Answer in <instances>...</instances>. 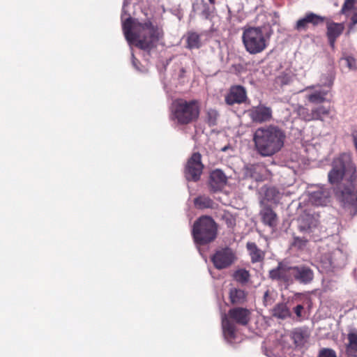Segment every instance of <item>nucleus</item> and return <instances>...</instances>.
<instances>
[{
	"label": "nucleus",
	"instance_id": "f257e3e1",
	"mask_svg": "<svg viewBox=\"0 0 357 357\" xmlns=\"http://www.w3.org/2000/svg\"><path fill=\"white\" fill-rule=\"evenodd\" d=\"M356 177V167L349 153H344L334 158L332 168L328 174V181L333 185H337L335 188V195L353 215L357 213Z\"/></svg>",
	"mask_w": 357,
	"mask_h": 357
},
{
	"label": "nucleus",
	"instance_id": "f03ea898",
	"mask_svg": "<svg viewBox=\"0 0 357 357\" xmlns=\"http://www.w3.org/2000/svg\"><path fill=\"white\" fill-rule=\"evenodd\" d=\"M123 31L130 46L135 45L144 50L155 47L162 36V30L151 22L141 23L130 17L123 22Z\"/></svg>",
	"mask_w": 357,
	"mask_h": 357
},
{
	"label": "nucleus",
	"instance_id": "7ed1b4c3",
	"mask_svg": "<svg viewBox=\"0 0 357 357\" xmlns=\"http://www.w3.org/2000/svg\"><path fill=\"white\" fill-rule=\"evenodd\" d=\"M286 139L284 132L275 126H265L256 129L253 142L256 151L263 157L272 156L279 152Z\"/></svg>",
	"mask_w": 357,
	"mask_h": 357
},
{
	"label": "nucleus",
	"instance_id": "20e7f679",
	"mask_svg": "<svg viewBox=\"0 0 357 357\" xmlns=\"http://www.w3.org/2000/svg\"><path fill=\"white\" fill-rule=\"evenodd\" d=\"M269 276L273 280H282L287 283L292 282L294 279L301 284H307L312 281L314 273L306 266H289L280 262L276 268L270 271Z\"/></svg>",
	"mask_w": 357,
	"mask_h": 357
},
{
	"label": "nucleus",
	"instance_id": "39448f33",
	"mask_svg": "<svg viewBox=\"0 0 357 357\" xmlns=\"http://www.w3.org/2000/svg\"><path fill=\"white\" fill-rule=\"evenodd\" d=\"M199 114V103L196 100H175L171 107L170 119L178 124L185 125L196 120Z\"/></svg>",
	"mask_w": 357,
	"mask_h": 357
},
{
	"label": "nucleus",
	"instance_id": "423d86ee",
	"mask_svg": "<svg viewBox=\"0 0 357 357\" xmlns=\"http://www.w3.org/2000/svg\"><path fill=\"white\" fill-rule=\"evenodd\" d=\"M222 328L225 338L231 342L235 338L236 328L234 323L245 326L250 319V311L243 307H234L228 314H222Z\"/></svg>",
	"mask_w": 357,
	"mask_h": 357
},
{
	"label": "nucleus",
	"instance_id": "0eeeda50",
	"mask_svg": "<svg viewBox=\"0 0 357 357\" xmlns=\"http://www.w3.org/2000/svg\"><path fill=\"white\" fill-rule=\"evenodd\" d=\"M242 40L245 50L251 54L262 52L268 45L270 36L260 27L244 29Z\"/></svg>",
	"mask_w": 357,
	"mask_h": 357
},
{
	"label": "nucleus",
	"instance_id": "6e6552de",
	"mask_svg": "<svg viewBox=\"0 0 357 357\" xmlns=\"http://www.w3.org/2000/svg\"><path fill=\"white\" fill-rule=\"evenodd\" d=\"M192 235L197 244L204 245L213 241L216 236L215 222L208 216L200 218L194 224Z\"/></svg>",
	"mask_w": 357,
	"mask_h": 357
},
{
	"label": "nucleus",
	"instance_id": "1a4fd4ad",
	"mask_svg": "<svg viewBox=\"0 0 357 357\" xmlns=\"http://www.w3.org/2000/svg\"><path fill=\"white\" fill-rule=\"evenodd\" d=\"M236 259L235 252L229 248H220L212 255L211 261L215 268L222 270L229 267Z\"/></svg>",
	"mask_w": 357,
	"mask_h": 357
},
{
	"label": "nucleus",
	"instance_id": "9d476101",
	"mask_svg": "<svg viewBox=\"0 0 357 357\" xmlns=\"http://www.w3.org/2000/svg\"><path fill=\"white\" fill-rule=\"evenodd\" d=\"M203 165L201 161V155L198 153L192 154L188 160L185 174L188 181H197L202 173Z\"/></svg>",
	"mask_w": 357,
	"mask_h": 357
},
{
	"label": "nucleus",
	"instance_id": "9b49d317",
	"mask_svg": "<svg viewBox=\"0 0 357 357\" xmlns=\"http://www.w3.org/2000/svg\"><path fill=\"white\" fill-rule=\"evenodd\" d=\"M310 202L315 206H326L330 202V192L322 186L308 190Z\"/></svg>",
	"mask_w": 357,
	"mask_h": 357
},
{
	"label": "nucleus",
	"instance_id": "f8f14e48",
	"mask_svg": "<svg viewBox=\"0 0 357 357\" xmlns=\"http://www.w3.org/2000/svg\"><path fill=\"white\" fill-rule=\"evenodd\" d=\"M248 113L252 121L256 123L266 122L272 118L271 109L264 105L253 107L248 111Z\"/></svg>",
	"mask_w": 357,
	"mask_h": 357
},
{
	"label": "nucleus",
	"instance_id": "ddd939ff",
	"mask_svg": "<svg viewBox=\"0 0 357 357\" xmlns=\"http://www.w3.org/2000/svg\"><path fill=\"white\" fill-rule=\"evenodd\" d=\"M305 98L311 103L320 104L326 101L328 91L324 90L320 86H308L305 89Z\"/></svg>",
	"mask_w": 357,
	"mask_h": 357
},
{
	"label": "nucleus",
	"instance_id": "4468645a",
	"mask_svg": "<svg viewBox=\"0 0 357 357\" xmlns=\"http://www.w3.org/2000/svg\"><path fill=\"white\" fill-rule=\"evenodd\" d=\"M227 178L220 169H215L211 173L209 187L213 192L221 190L227 183Z\"/></svg>",
	"mask_w": 357,
	"mask_h": 357
},
{
	"label": "nucleus",
	"instance_id": "2eb2a0df",
	"mask_svg": "<svg viewBox=\"0 0 357 357\" xmlns=\"http://www.w3.org/2000/svg\"><path fill=\"white\" fill-rule=\"evenodd\" d=\"M246 99V92L243 87L235 86L230 89L229 92L225 96V102L229 105L235 103H241Z\"/></svg>",
	"mask_w": 357,
	"mask_h": 357
},
{
	"label": "nucleus",
	"instance_id": "dca6fc26",
	"mask_svg": "<svg viewBox=\"0 0 357 357\" xmlns=\"http://www.w3.org/2000/svg\"><path fill=\"white\" fill-rule=\"evenodd\" d=\"M327 36L328 42L332 48L335 47V43L337 38L342 33L344 25L343 23H335L333 22H327Z\"/></svg>",
	"mask_w": 357,
	"mask_h": 357
},
{
	"label": "nucleus",
	"instance_id": "f3484780",
	"mask_svg": "<svg viewBox=\"0 0 357 357\" xmlns=\"http://www.w3.org/2000/svg\"><path fill=\"white\" fill-rule=\"evenodd\" d=\"M193 9L205 19H210L215 10L213 5L206 3L204 0L197 1L193 4Z\"/></svg>",
	"mask_w": 357,
	"mask_h": 357
},
{
	"label": "nucleus",
	"instance_id": "a211bd4d",
	"mask_svg": "<svg viewBox=\"0 0 357 357\" xmlns=\"http://www.w3.org/2000/svg\"><path fill=\"white\" fill-rule=\"evenodd\" d=\"M324 20V18L323 17L310 13L307 14L304 17L297 21L296 24V29L298 31L305 30L309 23H311L314 25H317L319 23L323 22Z\"/></svg>",
	"mask_w": 357,
	"mask_h": 357
},
{
	"label": "nucleus",
	"instance_id": "6ab92c4d",
	"mask_svg": "<svg viewBox=\"0 0 357 357\" xmlns=\"http://www.w3.org/2000/svg\"><path fill=\"white\" fill-rule=\"evenodd\" d=\"M298 221L300 230L308 233L312 232L318 225L317 218L310 214L301 216Z\"/></svg>",
	"mask_w": 357,
	"mask_h": 357
},
{
	"label": "nucleus",
	"instance_id": "aec40b11",
	"mask_svg": "<svg viewBox=\"0 0 357 357\" xmlns=\"http://www.w3.org/2000/svg\"><path fill=\"white\" fill-rule=\"evenodd\" d=\"M262 222L272 229H274L278 225V217L276 213L269 207H264L260 212Z\"/></svg>",
	"mask_w": 357,
	"mask_h": 357
},
{
	"label": "nucleus",
	"instance_id": "412c9836",
	"mask_svg": "<svg viewBox=\"0 0 357 357\" xmlns=\"http://www.w3.org/2000/svg\"><path fill=\"white\" fill-rule=\"evenodd\" d=\"M348 343L346 351L348 355L357 357V333L354 330H351L347 335Z\"/></svg>",
	"mask_w": 357,
	"mask_h": 357
},
{
	"label": "nucleus",
	"instance_id": "4be33fe9",
	"mask_svg": "<svg viewBox=\"0 0 357 357\" xmlns=\"http://www.w3.org/2000/svg\"><path fill=\"white\" fill-rule=\"evenodd\" d=\"M229 297L233 304H242L246 301V293L242 289L232 288L229 291Z\"/></svg>",
	"mask_w": 357,
	"mask_h": 357
},
{
	"label": "nucleus",
	"instance_id": "5701e85b",
	"mask_svg": "<svg viewBox=\"0 0 357 357\" xmlns=\"http://www.w3.org/2000/svg\"><path fill=\"white\" fill-rule=\"evenodd\" d=\"M247 248L252 262L261 261L264 257V252L259 249L255 243H248Z\"/></svg>",
	"mask_w": 357,
	"mask_h": 357
},
{
	"label": "nucleus",
	"instance_id": "b1692460",
	"mask_svg": "<svg viewBox=\"0 0 357 357\" xmlns=\"http://www.w3.org/2000/svg\"><path fill=\"white\" fill-rule=\"evenodd\" d=\"M329 263L333 268H341L345 264V255L340 250H336L333 252Z\"/></svg>",
	"mask_w": 357,
	"mask_h": 357
},
{
	"label": "nucleus",
	"instance_id": "393cba45",
	"mask_svg": "<svg viewBox=\"0 0 357 357\" xmlns=\"http://www.w3.org/2000/svg\"><path fill=\"white\" fill-rule=\"evenodd\" d=\"M272 314L278 319H284L290 317L291 313L287 305L281 303L273 307Z\"/></svg>",
	"mask_w": 357,
	"mask_h": 357
},
{
	"label": "nucleus",
	"instance_id": "a878e982",
	"mask_svg": "<svg viewBox=\"0 0 357 357\" xmlns=\"http://www.w3.org/2000/svg\"><path fill=\"white\" fill-rule=\"evenodd\" d=\"M308 337L307 332L301 328H296L292 333V339L298 346L303 345L307 341Z\"/></svg>",
	"mask_w": 357,
	"mask_h": 357
},
{
	"label": "nucleus",
	"instance_id": "bb28decb",
	"mask_svg": "<svg viewBox=\"0 0 357 357\" xmlns=\"http://www.w3.org/2000/svg\"><path fill=\"white\" fill-rule=\"evenodd\" d=\"M186 41L187 47L189 49L199 48L200 47L199 36L196 33H189Z\"/></svg>",
	"mask_w": 357,
	"mask_h": 357
},
{
	"label": "nucleus",
	"instance_id": "cd10ccee",
	"mask_svg": "<svg viewBox=\"0 0 357 357\" xmlns=\"http://www.w3.org/2000/svg\"><path fill=\"white\" fill-rule=\"evenodd\" d=\"M314 120H323L324 117L330 113V109L323 105L312 109Z\"/></svg>",
	"mask_w": 357,
	"mask_h": 357
},
{
	"label": "nucleus",
	"instance_id": "c85d7f7f",
	"mask_svg": "<svg viewBox=\"0 0 357 357\" xmlns=\"http://www.w3.org/2000/svg\"><path fill=\"white\" fill-rule=\"evenodd\" d=\"M297 114L303 120L306 121H310L314 120L312 110L311 112L303 106H298L296 109Z\"/></svg>",
	"mask_w": 357,
	"mask_h": 357
},
{
	"label": "nucleus",
	"instance_id": "c756f323",
	"mask_svg": "<svg viewBox=\"0 0 357 357\" xmlns=\"http://www.w3.org/2000/svg\"><path fill=\"white\" fill-rule=\"evenodd\" d=\"M194 204L198 208H206L211 206L212 201L208 197L203 196L197 197L194 201Z\"/></svg>",
	"mask_w": 357,
	"mask_h": 357
},
{
	"label": "nucleus",
	"instance_id": "7c9ffc66",
	"mask_svg": "<svg viewBox=\"0 0 357 357\" xmlns=\"http://www.w3.org/2000/svg\"><path fill=\"white\" fill-rule=\"evenodd\" d=\"M250 274L248 271L245 269H239L234 273V279L241 283H245L249 280Z\"/></svg>",
	"mask_w": 357,
	"mask_h": 357
},
{
	"label": "nucleus",
	"instance_id": "2f4dec72",
	"mask_svg": "<svg viewBox=\"0 0 357 357\" xmlns=\"http://www.w3.org/2000/svg\"><path fill=\"white\" fill-rule=\"evenodd\" d=\"M355 1L356 0H345L341 10L342 13L349 17L351 15V12L356 8H354Z\"/></svg>",
	"mask_w": 357,
	"mask_h": 357
},
{
	"label": "nucleus",
	"instance_id": "473e14b6",
	"mask_svg": "<svg viewBox=\"0 0 357 357\" xmlns=\"http://www.w3.org/2000/svg\"><path fill=\"white\" fill-rule=\"evenodd\" d=\"M279 192L275 188H269L265 192V197L268 201L275 202L278 199Z\"/></svg>",
	"mask_w": 357,
	"mask_h": 357
},
{
	"label": "nucleus",
	"instance_id": "72a5a7b5",
	"mask_svg": "<svg viewBox=\"0 0 357 357\" xmlns=\"http://www.w3.org/2000/svg\"><path fill=\"white\" fill-rule=\"evenodd\" d=\"M218 114L215 109H210L207 111V121L211 126L216 124Z\"/></svg>",
	"mask_w": 357,
	"mask_h": 357
},
{
	"label": "nucleus",
	"instance_id": "f704fd0d",
	"mask_svg": "<svg viewBox=\"0 0 357 357\" xmlns=\"http://www.w3.org/2000/svg\"><path fill=\"white\" fill-rule=\"evenodd\" d=\"M351 13L352 15L351 17V22L348 25L347 35L354 31V26L357 24V8L354 9Z\"/></svg>",
	"mask_w": 357,
	"mask_h": 357
},
{
	"label": "nucleus",
	"instance_id": "c9c22d12",
	"mask_svg": "<svg viewBox=\"0 0 357 357\" xmlns=\"http://www.w3.org/2000/svg\"><path fill=\"white\" fill-rule=\"evenodd\" d=\"M318 357H337V356L333 349H323L319 351Z\"/></svg>",
	"mask_w": 357,
	"mask_h": 357
},
{
	"label": "nucleus",
	"instance_id": "e433bc0d",
	"mask_svg": "<svg viewBox=\"0 0 357 357\" xmlns=\"http://www.w3.org/2000/svg\"><path fill=\"white\" fill-rule=\"evenodd\" d=\"M307 240L305 238L295 237L294 245L299 249L303 248L307 244Z\"/></svg>",
	"mask_w": 357,
	"mask_h": 357
},
{
	"label": "nucleus",
	"instance_id": "4c0bfd02",
	"mask_svg": "<svg viewBox=\"0 0 357 357\" xmlns=\"http://www.w3.org/2000/svg\"><path fill=\"white\" fill-rule=\"evenodd\" d=\"M342 61L349 69L355 68V59L353 57L344 58L342 59Z\"/></svg>",
	"mask_w": 357,
	"mask_h": 357
},
{
	"label": "nucleus",
	"instance_id": "58836bf2",
	"mask_svg": "<svg viewBox=\"0 0 357 357\" xmlns=\"http://www.w3.org/2000/svg\"><path fill=\"white\" fill-rule=\"evenodd\" d=\"M291 80V77L288 75H281L278 77V82L281 84H288Z\"/></svg>",
	"mask_w": 357,
	"mask_h": 357
},
{
	"label": "nucleus",
	"instance_id": "ea45409f",
	"mask_svg": "<svg viewBox=\"0 0 357 357\" xmlns=\"http://www.w3.org/2000/svg\"><path fill=\"white\" fill-rule=\"evenodd\" d=\"M303 310V306L302 305H298L294 308V311L298 318L302 317Z\"/></svg>",
	"mask_w": 357,
	"mask_h": 357
},
{
	"label": "nucleus",
	"instance_id": "a19ab883",
	"mask_svg": "<svg viewBox=\"0 0 357 357\" xmlns=\"http://www.w3.org/2000/svg\"><path fill=\"white\" fill-rule=\"evenodd\" d=\"M272 301L269 297V291L267 290L264 294V303L265 305L271 304Z\"/></svg>",
	"mask_w": 357,
	"mask_h": 357
},
{
	"label": "nucleus",
	"instance_id": "79ce46f5",
	"mask_svg": "<svg viewBox=\"0 0 357 357\" xmlns=\"http://www.w3.org/2000/svg\"><path fill=\"white\" fill-rule=\"evenodd\" d=\"M132 66L138 70H139V67L137 66V59H135V56H134V54L132 52Z\"/></svg>",
	"mask_w": 357,
	"mask_h": 357
},
{
	"label": "nucleus",
	"instance_id": "37998d69",
	"mask_svg": "<svg viewBox=\"0 0 357 357\" xmlns=\"http://www.w3.org/2000/svg\"><path fill=\"white\" fill-rule=\"evenodd\" d=\"M209 3L211 5H213L215 6V4L218 2V0H208Z\"/></svg>",
	"mask_w": 357,
	"mask_h": 357
},
{
	"label": "nucleus",
	"instance_id": "c03bdc74",
	"mask_svg": "<svg viewBox=\"0 0 357 357\" xmlns=\"http://www.w3.org/2000/svg\"><path fill=\"white\" fill-rule=\"evenodd\" d=\"M228 149H229L228 146H224L223 148H222V151H226Z\"/></svg>",
	"mask_w": 357,
	"mask_h": 357
},
{
	"label": "nucleus",
	"instance_id": "a18cd8bd",
	"mask_svg": "<svg viewBox=\"0 0 357 357\" xmlns=\"http://www.w3.org/2000/svg\"><path fill=\"white\" fill-rule=\"evenodd\" d=\"M254 168H255V169H257L261 168V167L258 165V166L255 167Z\"/></svg>",
	"mask_w": 357,
	"mask_h": 357
}]
</instances>
